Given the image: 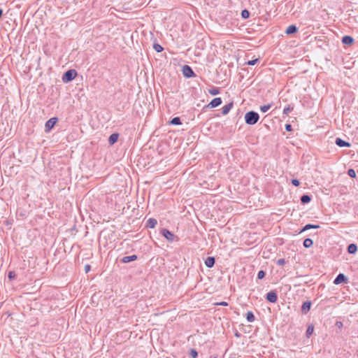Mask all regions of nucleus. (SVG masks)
<instances>
[{
	"mask_svg": "<svg viewBox=\"0 0 358 358\" xmlns=\"http://www.w3.org/2000/svg\"><path fill=\"white\" fill-rule=\"evenodd\" d=\"M153 48L157 52H161L163 50V48L158 43H155Z\"/></svg>",
	"mask_w": 358,
	"mask_h": 358,
	"instance_id": "26",
	"label": "nucleus"
},
{
	"mask_svg": "<svg viewBox=\"0 0 358 358\" xmlns=\"http://www.w3.org/2000/svg\"><path fill=\"white\" fill-rule=\"evenodd\" d=\"M285 129L288 131H291L292 130V126L290 124H286L285 125Z\"/></svg>",
	"mask_w": 358,
	"mask_h": 358,
	"instance_id": "37",
	"label": "nucleus"
},
{
	"mask_svg": "<svg viewBox=\"0 0 358 358\" xmlns=\"http://www.w3.org/2000/svg\"><path fill=\"white\" fill-rule=\"evenodd\" d=\"M246 318L247 320L250 322H252L255 320V315L251 311L247 313Z\"/></svg>",
	"mask_w": 358,
	"mask_h": 358,
	"instance_id": "22",
	"label": "nucleus"
},
{
	"mask_svg": "<svg viewBox=\"0 0 358 358\" xmlns=\"http://www.w3.org/2000/svg\"><path fill=\"white\" fill-rule=\"evenodd\" d=\"M241 15H242L243 18L246 19L249 17L250 13H249L248 10H243L241 13Z\"/></svg>",
	"mask_w": 358,
	"mask_h": 358,
	"instance_id": "28",
	"label": "nucleus"
},
{
	"mask_svg": "<svg viewBox=\"0 0 358 358\" xmlns=\"http://www.w3.org/2000/svg\"><path fill=\"white\" fill-rule=\"evenodd\" d=\"M319 227H320L319 225H315V224H306L303 227V229L301 230V232L304 231H306V230H308V229H318Z\"/></svg>",
	"mask_w": 358,
	"mask_h": 358,
	"instance_id": "20",
	"label": "nucleus"
},
{
	"mask_svg": "<svg viewBox=\"0 0 358 358\" xmlns=\"http://www.w3.org/2000/svg\"><path fill=\"white\" fill-rule=\"evenodd\" d=\"M90 266L88 265V264L85 265V272L87 273L88 271H90Z\"/></svg>",
	"mask_w": 358,
	"mask_h": 358,
	"instance_id": "38",
	"label": "nucleus"
},
{
	"mask_svg": "<svg viewBox=\"0 0 358 358\" xmlns=\"http://www.w3.org/2000/svg\"><path fill=\"white\" fill-rule=\"evenodd\" d=\"M313 331H314L313 326H308V329L306 330V333L307 337H310L312 335V334L313 333Z\"/></svg>",
	"mask_w": 358,
	"mask_h": 358,
	"instance_id": "25",
	"label": "nucleus"
},
{
	"mask_svg": "<svg viewBox=\"0 0 358 358\" xmlns=\"http://www.w3.org/2000/svg\"><path fill=\"white\" fill-rule=\"evenodd\" d=\"M137 259V256L134 255L131 256H125L122 258V262L123 263H128Z\"/></svg>",
	"mask_w": 358,
	"mask_h": 358,
	"instance_id": "15",
	"label": "nucleus"
},
{
	"mask_svg": "<svg viewBox=\"0 0 358 358\" xmlns=\"http://www.w3.org/2000/svg\"><path fill=\"white\" fill-rule=\"evenodd\" d=\"M292 109H293V108H291L290 106H287L284 108L283 113L285 115H288L292 110Z\"/></svg>",
	"mask_w": 358,
	"mask_h": 358,
	"instance_id": "29",
	"label": "nucleus"
},
{
	"mask_svg": "<svg viewBox=\"0 0 358 358\" xmlns=\"http://www.w3.org/2000/svg\"><path fill=\"white\" fill-rule=\"evenodd\" d=\"M205 264L208 268L213 267L215 264V258L208 257L205 261Z\"/></svg>",
	"mask_w": 358,
	"mask_h": 358,
	"instance_id": "12",
	"label": "nucleus"
},
{
	"mask_svg": "<svg viewBox=\"0 0 358 358\" xmlns=\"http://www.w3.org/2000/svg\"><path fill=\"white\" fill-rule=\"evenodd\" d=\"M190 355L193 358H195V357H197L198 354H197V352L195 350L192 349L191 351H190Z\"/></svg>",
	"mask_w": 358,
	"mask_h": 358,
	"instance_id": "32",
	"label": "nucleus"
},
{
	"mask_svg": "<svg viewBox=\"0 0 358 358\" xmlns=\"http://www.w3.org/2000/svg\"><path fill=\"white\" fill-rule=\"evenodd\" d=\"M259 119V115L255 111H249L245 115V120L248 124L253 125L256 124Z\"/></svg>",
	"mask_w": 358,
	"mask_h": 358,
	"instance_id": "1",
	"label": "nucleus"
},
{
	"mask_svg": "<svg viewBox=\"0 0 358 358\" xmlns=\"http://www.w3.org/2000/svg\"><path fill=\"white\" fill-rule=\"evenodd\" d=\"M182 73H183L184 76L186 78H191L194 76V71H192L191 67H189L188 65H185L182 67Z\"/></svg>",
	"mask_w": 358,
	"mask_h": 358,
	"instance_id": "3",
	"label": "nucleus"
},
{
	"mask_svg": "<svg viewBox=\"0 0 358 358\" xmlns=\"http://www.w3.org/2000/svg\"><path fill=\"white\" fill-rule=\"evenodd\" d=\"M266 299L271 303H275L278 300V296L275 292L271 291L266 294Z\"/></svg>",
	"mask_w": 358,
	"mask_h": 358,
	"instance_id": "5",
	"label": "nucleus"
},
{
	"mask_svg": "<svg viewBox=\"0 0 358 358\" xmlns=\"http://www.w3.org/2000/svg\"><path fill=\"white\" fill-rule=\"evenodd\" d=\"M313 241L310 238H306L303 241V246L305 248H310L313 245Z\"/></svg>",
	"mask_w": 358,
	"mask_h": 358,
	"instance_id": "21",
	"label": "nucleus"
},
{
	"mask_svg": "<svg viewBox=\"0 0 358 358\" xmlns=\"http://www.w3.org/2000/svg\"><path fill=\"white\" fill-rule=\"evenodd\" d=\"M220 305L221 306H227V302H222L220 303Z\"/></svg>",
	"mask_w": 358,
	"mask_h": 358,
	"instance_id": "40",
	"label": "nucleus"
},
{
	"mask_svg": "<svg viewBox=\"0 0 358 358\" xmlns=\"http://www.w3.org/2000/svg\"><path fill=\"white\" fill-rule=\"evenodd\" d=\"M118 137H119V134H116V133L112 134L110 136L109 139H108L109 143L110 145H113L115 143H116L117 141V140H118Z\"/></svg>",
	"mask_w": 358,
	"mask_h": 358,
	"instance_id": "14",
	"label": "nucleus"
},
{
	"mask_svg": "<svg viewBox=\"0 0 358 358\" xmlns=\"http://www.w3.org/2000/svg\"><path fill=\"white\" fill-rule=\"evenodd\" d=\"M292 184L296 187L299 186L300 185L299 181L297 179H292Z\"/></svg>",
	"mask_w": 358,
	"mask_h": 358,
	"instance_id": "33",
	"label": "nucleus"
},
{
	"mask_svg": "<svg viewBox=\"0 0 358 358\" xmlns=\"http://www.w3.org/2000/svg\"><path fill=\"white\" fill-rule=\"evenodd\" d=\"M162 235L169 241H173L175 235L168 229H164L162 231Z\"/></svg>",
	"mask_w": 358,
	"mask_h": 358,
	"instance_id": "6",
	"label": "nucleus"
},
{
	"mask_svg": "<svg viewBox=\"0 0 358 358\" xmlns=\"http://www.w3.org/2000/svg\"><path fill=\"white\" fill-rule=\"evenodd\" d=\"M214 358H216V357H214Z\"/></svg>",
	"mask_w": 358,
	"mask_h": 358,
	"instance_id": "41",
	"label": "nucleus"
},
{
	"mask_svg": "<svg viewBox=\"0 0 358 358\" xmlns=\"http://www.w3.org/2000/svg\"><path fill=\"white\" fill-rule=\"evenodd\" d=\"M311 303L310 301H305L302 306L301 310L304 313H306L310 309Z\"/></svg>",
	"mask_w": 358,
	"mask_h": 358,
	"instance_id": "17",
	"label": "nucleus"
},
{
	"mask_svg": "<svg viewBox=\"0 0 358 358\" xmlns=\"http://www.w3.org/2000/svg\"><path fill=\"white\" fill-rule=\"evenodd\" d=\"M347 280L346 277L344 274L340 273L337 275V277L335 278L334 283L336 285H339L343 282H345Z\"/></svg>",
	"mask_w": 358,
	"mask_h": 358,
	"instance_id": "7",
	"label": "nucleus"
},
{
	"mask_svg": "<svg viewBox=\"0 0 358 358\" xmlns=\"http://www.w3.org/2000/svg\"><path fill=\"white\" fill-rule=\"evenodd\" d=\"M336 144L339 147H350V144L341 138H337L336 139Z\"/></svg>",
	"mask_w": 358,
	"mask_h": 358,
	"instance_id": "10",
	"label": "nucleus"
},
{
	"mask_svg": "<svg viewBox=\"0 0 358 358\" xmlns=\"http://www.w3.org/2000/svg\"><path fill=\"white\" fill-rule=\"evenodd\" d=\"M311 198L309 195L304 194L301 197V202L303 204L308 203L310 201Z\"/></svg>",
	"mask_w": 358,
	"mask_h": 358,
	"instance_id": "19",
	"label": "nucleus"
},
{
	"mask_svg": "<svg viewBox=\"0 0 358 358\" xmlns=\"http://www.w3.org/2000/svg\"><path fill=\"white\" fill-rule=\"evenodd\" d=\"M222 103V99L220 97H217L213 99L210 103L208 104V106L210 108H215L218 106H220Z\"/></svg>",
	"mask_w": 358,
	"mask_h": 358,
	"instance_id": "8",
	"label": "nucleus"
},
{
	"mask_svg": "<svg viewBox=\"0 0 358 358\" xmlns=\"http://www.w3.org/2000/svg\"><path fill=\"white\" fill-rule=\"evenodd\" d=\"M353 41H354L353 38L350 36H345L342 38L343 43H344L345 45H351L353 43Z\"/></svg>",
	"mask_w": 358,
	"mask_h": 358,
	"instance_id": "13",
	"label": "nucleus"
},
{
	"mask_svg": "<svg viewBox=\"0 0 358 358\" xmlns=\"http://www.w3.org/2000/svg\"><path fill=\"white\" fill-rule=\"evenodd\" d=\"M157 221L156 219L155 218H150L148 221H147V224L146 226L149 228H155V226L157 225Z\"/></svg>",
	"mask_w": 358,
	"mask_h": 358,
	"instance_id": "16",
	"label": "nucleus"
},
{
	"mask_svg": "<svg viewBox=\"0 0 358 358\" xmlns=\"http://www.w3.org/2000/svg\"><path fill=\"white\" fill-rule=\"evenodd\" d=\"M271 104L264 105L260 107V110L262 113H266L271 108Z\"/></svg>",
	"mask_w": 358,
	"mask_h": 358,
	"instance_id": "24",
	"label": "nucleus"
},
{
	"mask_svg": "<svg viewBox=\"0 0 358 358\" xmlns=\"http://www.w3.org/2000/svg\"><path fill=\"white\" fill-rule=\"evenodd\" d=\"M77 76V72L74 69H70L66 71L63 76H62V80L64 83H68L69 81H71L73 79L76 78Z\"/></svg>",
	"mask_w": 358,
	"mask_h": 358,
	"instance_id": "2",
	"label": "nucleus"
},
{
	"mask_svg": "<svg viewBox=\"0 0 358 358\" xmlns=\"http://www.w3.org/2000/svg\"><path fill=\"white\" fill-rule=\"evenodd\" d=\"M210 94L212 95H216L218 94L219 91L217 89H213L209 91Z\"/></svg>",
	"mask_w": 358,
	"mask_h": 358,
	"instance_id": "34",
	"label": "nucleus"
},
{
	"mask_svg": "<svg viewBox=\"0 0 358 358\" xmlns=\"http://www.w3.org/2000/svg\"><path fill=\"white\" fill-rule=\"evenodd\" d=\"M258 59H253V60H250L248 61L246 64L249 66H253L255 64H257V62H258Z\"/></svg>",
	"mask_w": 358,
	"mask_h": 358,
	"instance_id": "31",
	"label": "nucleus"
},
{
	"mask_svg": "<svg viewBox=\"0 0 358 358\" xmlns=\"http://www.w3.org/2000/svg\"><path fill=\"white\" fill-rule=\"evenodd\" d=\"M285 260L284 259H279L277 261L278 265H280V266H282V265L285 264Z\"/></svg>",
	"mask_w": 358,
	"mask_h": 358,
	"instance_id": "35",
	"label": "nucleus"
},
{
	"mask_svg": "<svg viewBox=\"0 0 358 358\" xmlns=\"http://www.w3.org/2000/svg\"><path fill=\"white\" fill-rule=\"evenodd\" d=\"M233 106V103H229L228 104L224 105L222 108V113L223 115H227L230 111Z\"/></svg>",
	"mask_w": 358,
	"mask_h": 358,
	"instance_id": "11",
	"label": "nucleus"
},
{
	"mask_svg": "<svg viewBox=\"0 0 358 358\" xmlns=\"http://www.w3.org/2000/svg\"><path fill=\"white\" fill-rule=\"evenodd\" d=\"M357 246L354 243L350 244L348 247V252L350 254H355L357 252Z\"/></svg>",
	"mask_w": 358,
	"mask_h": 358,
	"instance_id": "18",
	"label": "nucleus"
},
{
	"mask_svg": "<svg viewBox=\"0 0 358 358\" xmlns=\"http://www.w3.org/2000/svg\"><path fill=\"white\" fill-rule=\"evenodd\" d=\"M336 326L338 327V328H341L343 327V323L340 321H338L336 323Z\"/></svg>",
	"mask_w": 358,
	"mask_h": 358,
	"instance_id": "36",
	"label": "nucleus"
},
{
	"mask_svg": "<svg viewBox=\"0 0 358 358\" xmlns=\"http://www.w3.org/2000/svg\"><path fill=\"white\" fill-rule=\"evenodd\" d=\"M171 124H174V125L181 124V121H180V117H173L171 121Z\"/></svg>",
	"mask_w": 358,
	"mask_h": 358,
	"instance_id": "23",
	"label": "nucleus"
},
{
	"mask_svg": "<svg viewBox=\"0 0 358 358\" xmlns=\"http://www.w3.org/2000/svg\"><path fill=\"white\" fill-rule=\"evenodd\" d=\"M57 118L56 117H52L50 120H48L45 125V131H49L51 129H52L57 123Z\"/></svg>",
	"mask_w": 358,
	"mask_h": 358,
	"instance_id": "4",
	"label": "nucleus"
},
{
	"mask_svg": "<svg viewBox=\"0 0 358 358\" xmlns=\"http://www.w3.org/2000/svg\"><path fill=\"white\" fill-rule=\"evenodd\" d=\"M348 173L349 176H350L351 178L356 177V173L354 169H349L348 171Z\"/></svg>",
	"mask_w": 358,
	"mask_h": 358,
	"instance_id": "27",
	"label": "nucleus"
},
{
	"mask_svg": "<svg viewBox=\"0 0 358 358\" xmlns=\"http://www.w3.org/2000/svg\"><path fill=\"white\" fill-rule=\"evenodd\" d=\"M14 276H15V274H14V273H13V272H12V271L9 272V273H8V278H9L10 279H11V278H14Z\"/></svg>",
	"mask_w": 358,
	"mask_h": 358,
	"instance_id": "39",
	"label": "nucleus"
},
{
	"mask_svg": "<svg viewBox=\"0 0 358 358\" xmlns=\"http://www.w3.org/2000/svg\"><path fill=\"white\" fill-rule=\"evenodd\" d=\"M298 31V28L295 25H289L285 30V34H292L296 33Z\"/></svg>",
	"mask_w": 358,
	"mask_h": 358,
	"instance_id": "9",
	"label": "nucleus"
},
{
	"mask_svg": "<svg viewBox=\"0 0 358 358\" xmlns=\"http://www.w3.org/2000/svg\"><path fill=\"white\" fill-rule=\"evenodd\" d=\"M264 276H265V272H264V271L261 270V271H259L258 272L257 278H258L259 279H262V278H264Z\"/></svg>",
	"mask_w": 358,
	"mask_h": 358,
	"instance_id": "30",
	"label": "nucleus"
}]
</instances>
